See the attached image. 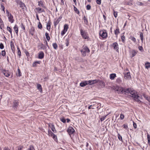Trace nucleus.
I'll use <instances>...</instances> for the list:
<instances>
[{
	"mask_svg": "<svg viewBox=\"0 0 150 150\" xmlns=\"http://www.w3.org/2000/svg\"><path fill=\"white\" fill-rule=\"evenodd\" d=\"M41 62L40 61H37L35 62H34L32 64L33 67H36L37 66V64H40Z\"/></svg>",
	"mask_w": 150,
	"mask_h": 150,
	"instance_id": "22",
	"label": "nucleus"
},
{
	"mask_svg": "<svg viewBox=\"0 0 150 150\" xmlns=\"http://www.w3.org/2000/svg\"><path fill=\"white\" fill-rule=\"evenodd\" d=\"M6 54V52L5 50H3L1 51V55L3 56H5Z\"/></svg>",
	"mask_w": 150,
	"mask_h": 150,
	"instance_id": "60",
	"label": "nucleus"
},
{
	"mask_svg": "<svg viewBox=\"0 0 150 150\" xmlns=\"http://www.w3.org/2000/svg\"><path fill=\"white\" fill-rule=\"evenodd\" d=\"M27 150H35V149L33 146L30 145L29 146V148Z\"/></svg>",
	"mask_w": 150,
	"mask_h": 150,
	"instance_id": "49",
	"label": "nucleus"
},
{
	"mask_svg": "<svg viewBox=\"0 0 150 150\" xmlns=\"http://www.w3.org/2000/svg\"><path fill=\"white\" fill-rule=\"evenodd\" d=\"M125 92L126 94L129 93L132 95V97L133 98L134 100L135 101L138 102L139 103H142V101L139 100L141 98L137 94V92L133 89L129 88L126 89Z\"/></svg>",
	"mask_w": 150,
	"mask_h": 150,
	"instance_id": "1",
	"label": "nucleus"
},
{
	"mask_svg": "<svg viewBox=\"0 0 150 150\" xmlns=\"http://www.w3.org/2000/svg\"><path fill=\"white\" fill-rule=\"evenodd\" d=\"M145 68L148 69L150 67V63L147 62L145 64Z\"/></svg>",
	"mask_w": 150,
	"mask_h": 150,
	"instance_id": "25",
	"label": "nucleus"
},
{
	"mask_svg": "<svg viewBox=\"0 0 150 150\" xmlns=\"http://www.w3.org/2000/svg\"><path fill=\"white\" fill-rule=\"evenodd\" d=\"M82 48L85 51V52H86L87 53H88L90 52L89 49L86 46H85L84 45L83 46Z\"/></svg>",
	"mask_w": 150,
	"mask_h": 150,
	"instance_id": "16",
	"label": "nucleus"
},
{
	"mask_svg": "<svg viewBox=\"0 0 150 150\" xmlns=\"http://www.w3.org/2000/svg\"><path fill=\"white\" fill-rule=\"evenodd\" d=\"M99 35L103 38L107 37L108 34L107 31L105 30H103L100 31L99 33Z\"/></svg>",
	"mask_w": 150,
	"mask_h": 150,
	"instance_id": "4",
	"label": "nucleus"
},
{
	"mask_svg": "<svg viewBox=\"0 0 150 150\" xmlns=\"http://www.w3.org/2000/svg\"><path fill=\"white\" fill-rule=\"evenodd\" d=\"M69 38H67L65 40V43L67 46L69 45Z\"/></svg>",
	"mask_w": 150,
	"mask_h": 150,
	"instance_id": "43",
	"label": "nucleus"
},
{
	"mask_svg": "<svg viewBox=\"0 0 150 150\" xmlns=\"http://www.w3.org/2000/svg\"><path fill=\"white\" fill-rule=\"evenodd\" d=\"M8 21L10 22L11 23H13L14 21V20L13 19V16L11 15L10 16L8 17Z\"/></svg>",
	"mask_w": 150,
	"mask_h": 150,
	"instance_id": "21",
	"label": "nucleus"
},
{
	"mask_svg": "<svg viewBox=\"0 0 150 150\" xmlns=\"http://www.w3.org/2000/svg\"><path fill=\"white\" fill-rule=\"evenodd\" d=\"M118 137L119 140L122 142H123L122 138V136L119 134L118 133Z\"/></svg>",
	"mask_w": 150,
	"mask_h": 150,
	"instance_id": "38",
	"label": "nucleus"
},
{
	"mask_svg": "<svg viewBox=\"0 0 150 150\" xmlns=\"http://www.w3.org/2000/svg\"><path fill=\"white\" fill-rule=\"evenodd\" d=\"M67 31L65 30L64 29H63V30L62 32H61V35L62 36H63L65 33Z\"/></svg>",
	"mask_w": 150,
	"mask_h": 150,
	"instance_id": "56",
	"label": "nucleus"
},
{
	"mask_svg": "<svg viewBox=\"0 0 150 150\" xmlns=\"http://www.w3.org/2000/svg\"><path fill=\"white\" fill-rule=\"evenodd\" d=\"M1 8H2V11H4V13H5V7H4V6L2 4H1Z\"/></svg>",
	"mask_w": 150,
	"mask_h": 150,
	"instance_id": "62",
	"label": "nucleus"
},
{
	"mask_svg": "<svg viewBox=\"0 0 150 150\" xmlns=\"http://www.w3.org/2000/svg\"><path fill=\"white\" fill-rule=\"evenodd\" d=\"M45 35L47 40L49 41L50 39V37L49 35V33L46 32L45 33Z\"/></svg>",
	"mask_w": 150,
	"mask_h": 150,
	"instance_id": "32",
	"label": "nucleus"
},
{
	"mask_svg": "<svg viewBox=\"0 0 150 150\" xmlns=\"http://www.w3.org/2000/svg\"><path fill=\"white\" fill-rule=\"evenodd\" d=\"M17 49L18 50V55L19 56V57H20L21 55V52L20 49L18 46L17 47Z\"/></svg>",
	"mask_w": 150,
	"mask_h": 150,
	"instance_id": "35",
	"label": "nucleus"
},
{
	"mask_svg": "<svg viewBox=\"0 0 150 150\" xmlns=\"http://www.w3.org/2000/svg\"><path fill=\"white\" fill-rule=\"evenodd\" d=\"M74 6V10L75 11L76 13L77 14H79V12L78 10L77 9V8L75 7V6Z\"/></svg>",
	"mask_w": 150,
	"mask_h": 150,
	"instance_id": "39",
	"label": "nucleus"
},
{
	"mask_svg": "<svg viewBox=\"0 0 150 150\" xmlns=\"http://www.w3.org/2000/svg\"><path fill=\"white\" fill-rule=\"evenodd\" d=\"M51 28V25L50 23V21H49L47 24V29L49 30L50 31Z\"/></svg>",
	"mask_w": 150,
	"mask_h": 150,
	"instance_id": "26",
	"label": "nucleus"
},
{
	"mask_svg": "<svg viewBox=\"0 0 150 150\" xmlns=\"http://www.w3.org/2000/svg\"><path fill=\"white\" fill-rule=\"evenodd\" d=\"M61 121L64 123H65L66 122V120L65 119L64 117H62L60 119Z\"/></svg>",
	"mask_w": 150,
	"mask_h": 150,
	"instance_id": "55",
	"label": "nucleus"
},
{
	"mask_svg": "<svg viewBox=\"0 0 150 150\" xmlns=\"http://www.w3.org/2000/svg\"><path fill=\"white\" fill-rule=\"evenodd\" d=\"M10 45L12 52H14L15 50V46L14 45L13 43V42H11Z\"/></svg>",
	"mask_w": 150,
	"mask_h": 150,
	"instance_id": "20",
	"label": "nucleus"
},
{
	"mask_svg": "<svg viewBox=\"0 0 150 150\" xmlns=\"http://www.w3.org/2000/svg\"><path fill=\"white\" fill-rule=\"evenodd\" d=\"M147 138L148 139V143L150 146V136L147 133Z\"/></svg>",
	"mask_w": 150,
	"mask_h": 150,
	"instance_id": "46",
	"label": "nucleus"
},
{
	"mask_svg": "<svg viewBox=\"0 0 150 150\" xmlns=\"http://www.w3.org/2000/svg\"><path fill=\"white\" fill-rule=\"evenodd\" d=\"M3 73L6 77H8L10 75V73L8 71L4 70L2 71Z\"/></svg>",
	"mask_w": 150,
	"mask_h": 150,
	"instance_id": "10",
	"label": "nucleus"
},
{
	"mask_svg": "<svg viewBox=\"0 0 150 150\" xmlns=\"http://www.w3.org/2000/svg\"><path fill=\"white\" fill-rule=\"evenodd\" d=\"M86 82L87 83V85H92V80H90L88 81H86Z\"/></svg>",
	"mask_w": 150,
	"mask_h": 150,
	"instance_id": "45",
	"label": "nucleus"
},
{
	"mask_svg": "<svg viewBox=\"0 0 150 150\" xmlns=\"http://www.w3.org/2000/svg\"><path fill=\"white\" fill-rule=\"evenodd\" d=\"M37 88L38 89L39 91L40 92H41V93L42 92V86L39 83H38L37 84Z\"/></svg>",
	"mask_w": 150,
	"mask_h": 150,
	"instance_id": "18",
	"label": "nucleus"
},
{
	"mask_svg": "<svg viewBox=\"0 0 150 150\" xmlns=\"http://www.w3.org/2000/svg\"><path fill=\"white\" fill-rule=\"evenodd\" d=\"M79 29L80 31V34L82 38L84 39H88L89 37L87 33L85 32V31L83 30L81 27V25H80Z\"/></svg>",
	"mask_w": 150,
	"mask_h": 150,
	"instance_id": "2",
	"label": "nucleus"
},
{
	"mask_svg": "<svg viewBox=\"0 0 150 150\" xmlns=\"http://www.w3.org/2000/svg\"><path fill=\"white\" fill-rule=\"evenodd\" d=\"M49 127L51 129L54 133H56L57 131L55 128L54 125L52 123H50L48 125Z\"/></svg>",
	"mask_w": 150,
	"mask_h": 150,
	"instance_id": "9",
	"label": "nucleus"
},
{
	"mask_svg": "<svg viewBox=\"0 0 150 150\" xmlns=\"http://www.w3.org/2000/svg\"><path fill=\"white\" fill-rule=\"evenodd\" d=\"M53 139L56 142H57L58 139L57 136L54 134L52 137Z\"/></svg>",
	"mask_w": 150,
	"mask_h": 150,
	"instance_id": "29",
	"label": "nucleus"
},
{
	"mask_svg": "<svg viewBox=\"0 0 150 150\" xmlns=\"http://www.w3.org/2000/svg\"><path fill=\"white\" fill-rule=\"evenodd\" d=\"M15 32H18V28L16 24L13 28Z\"/></svg>",
	"mask_w": 150,
	"mask_h": 150,
	"instance_id": "42",
	"label": "nucleus"
},
{
	"mask_svg": "<svg viewBox=\"0 0 150 150\" xmlns=\"http://www.w3.org/2000/svg\"><path fill=\"white\" fill-rule=\"evenodd\" d=\"M19 104V102L18 101L15 100L13 102V107L14 109H16Z\"/></svg>",
	"mask_w": 150,
	"mask_h": 150,
	"instance_id": "13",
	"label": "nucleus"
},
{
	"mask_svg": "<svg viewBox=\"0 0 150 150\" xmlns=\"http://www.w3.org/2000/svg\"><path fill=\"white\" fill-rule=\"evenodd\" d=\"M44 56V54L43 52L40 51L38 54V58L39 59H42Z\"/></svg>",
	"mask_w": 150,
	"mask_h": 150,
	"instance_id": "15",
	"label": "nucleus"
},
{
	"mask_svg": "<svg viewBox=\"0 0 150 150\" xmlns=\"http://www.w3.org/2000/svg\"><path fill=\"white\" fill-rule=\"evenodd\" d=\"M40 45L39 46L40 47V48L41 49L45 50V52H47V47L42 43H41Z\"/></svg>",
	"mask_w": 150,
	"mask_h": 150,
	"instance_id": "11",
	"label": "nucleus"
},
{
	"mask_svg": "<svg viewBox=\"0 0 150 150\" xmlns=\"http://www.w3.org/2000/svg\"><path fill=\"white\" fill-rule=\"evenodd\" d=\"M18 73H16L17 76L19 77L21 76V72L19 68L18 69Z\"/></svg>",
	"mask_w": 150,
	"mask_h": 150,
	"instance_id": "44",
	"label": "nucleus"
},
{
	"mask_svg": "<svg viewBox=\"0 0 150 150\" xmlns=\"http://www.w3.org/2000/svg\"><path fill=\"white\" fill-rule=\"evenodd\" d=\"M34 28L33 27H31L29 31L30 34H31L32 36H33L34 34Z\"/></svg>",
	"mask_w": 150,
	"mask_h": 150,
	"instance_id": "17",
	"label": "nucleus"
},
{
	"mask_svg": "<svg viewBox=\"0 0 150 150\" xmlns=\"http://www.w3.org/2000/svg\"><path fill=\"white\" fill-rule=\"evenodd\" d=\"M6 13L7 14V15L8 17L10 16H11V15H12L11 14L9 13V12L8 11V10H6Z\"/></svg>",
	"mask_w": 150,
	"mask_h": 150,
	"instance_id": "61",
	"label": "nucleus"
},
{
	"mask_svg": "<svg viewBox=\"0 0 150 150\" xmlns=\"http://www.w3.org/2000/svg\"><path fill=\"white\" fill-rule=\"evenodd\" d=\"M116 77V74L115 73H112L110 74V78L111 80H113Z\"/></svg>",
	"mask_w": 150,
	"mask_h": 150,
	"instance_id": "19",
	"label": "nucleus"
},
{
	"mask_svg": "<svg viewBox=\"0 0 150 150\" xmlns=\"http://www.w3.org/2000/svg\"><path fill=\"white\" fill-rule=\"evenodd\" d=\"M93 84L98 83L99 80L95 79L94 80H92Z\"/></svg>",
	"mask_w": 150,
	"mask_h": 150,
	"instance_id": "50",
	"label": "nucleus"
},
{
	"mask_svg": "<svg viewBox=\"0 0 150 150\" xmlns=\"http://www.w3.org/2000/svg\"><path fill=\"white\" fill-rule=\"evenodd\" d=\"M87 85V83L86 82V81L81 82L80 84V86L82 87H84Z\"/></svg>",
	"mask_w": 150,
	"mask_h": 150,
	"instance_id": "24",
	"label": "nucleus"
},
{
	"mask_svg": "<svg viewBox=\"0 0 150 150\" xmlns=\"http://www.w3.org/2000/svg\"><path fill=\"white\" fill-rule=\"evenodd\" d=\"M52 46L55 50H57V45L56 43H53L52 44Z\"/></svg>",
	"mask_w": 150,
	"mask_h": 150,
	"instance_id": "40",
	"label": "nucleus"
},
{
	"mask_svg": "<svg viewBox=\"0 0 150 150\" xmlns=\"http://www.w3.org/2000/svg\"><path fill=\"white\" fill-rule=\"evenodd\" d=\"M83 19L84 23L86 25H88V21L85 16H84Z\"/></svg>",
	"mask_w": 150,
	"mask_h": 150,
	"instance_id": "34",
	"label": "nucleus"
},
{
	"mask_svg": "<svg viewBox=\"0 0 150 150\" xmlns=\"http://www.w3.org/2000/svg\"><path fill=\"white\" fill-rule=\"evenodd\" d=\"M98 84L101 88H104L105 86V82L99 80Z\"/></svg>",
	"mask_w": 150,
	"mask_h": 150,
	"instance_id": "12",
	"label": "nucleus"
},
{
	"mask_svg": "<svg viewBox=\"0 0 150 150\" xmlns=\"http://www.w3.org/2000/svg\"><path fill=\"white\" fill-rule=\"evenodd\" d=\"M59 21H60L59 20H58V19H57L56 20L54 21V26L55 27H56L57 25L59 23Z\"/></svg>",
	"mask_w": 150,
	"mask_h": 150,
	"instance_id": "33",
	"label": "nucleus"
},
{
	"mask_svg": "<svg viewBox=\"0 0 150 150\" xmlns=\"http://www.w3.org/2000/svg\"><path fill=\"white\" fill-rule=\"evenodd\" d=\"M89 146V144L87 142H86V147L87 148V149L88 150V149H89L90 150H91V147L90 146L89 147L88 146Z\"/></svg>",
	"mask_w": 150,
	"mask_h": 150,
	"instance_id": "52",
	"label": "nucleus"
},
{
	"mask_svg": "<svg viewBox=\"0 0 150 150\" xmlns=\"http://www.w3.org/2000/svg\"><path fill=\"white\" fill-rule=\"evenodd\" d=\"M138 48H139V50H140V51H141V52H143V51L144 50H143V48L142 46H139L138 47Z\"/></svg>",
	"mask_w": 150,
	"mask_h": 150,
	"instance_id": "58",
	"label": "nucleus"
},
{
	"mask_svg": "<svg viewBox=\"0 0 150 150\" xmlns=\"http://www.w3.org/2000/svg\"><path fill=\"white\" fill-rule=\"evenodd\" d=\"M130 39L132 41L134 42H135L136 41V38L133 37H131Z\"/></svg>",
	"mask_w": 150,
	"mask_h": 150,
	"instance_id": "53",
	"label": "nucleus"
},
{
	"mask_svg": "<svg viewBox=\"0 0 150 150\" xmlns=\"http://www.w3.org/2000/svg\"><path fill=\"white\" fill-rule=\"evenodd\" d=\"M132 57H133L136 55L137 52L134 50H133L132 52Z\"/></svg>",
	"mask_w": 150,
	"mask_h": 150,
	"instance_id": "31",
	"label": "nucleus"
},
{
	"mask_svg": "<svg viewBox=\"0 0 150 150\" xmlns=\"http://www.w3.org/2000/svg\"><path fill=\"white\" fill-rule=\"evenodd\" d=\"M114 16L115 18H116L117 16V12H116L114 10Z\"/></svg>",
	"mask_w": 150,
	"mask_h": 150,
	"instance_id": "57",
	"label": "nucleus"
},
{
	"mask_svg": "<svg viewBox=\"0 0 150 150\" xmlns=\"http://www.w3.org/2000/svg\"><path fill=\"white\" fill-rule=\"evenodd\" d=\"M21 28H22V29H23L24 30H25V27L24 26V25L23 23H21Z\"/></svg>",
	"mask_w": 150,
	"mask_h": 150,
	"instance_id": "63",
	"label": "nucleus"
},
{
	"mask_svg": "<svg viewBox=\"0 0 150 150\" xmlns=\"http://www.w3.org/2000/svg\"><path fill=\"white\" fill-rule=\"evenodd\" d=\"M15 2L17 4L20 6V7L23 9L24 8H26V6L24 3L20 0H15Z\"/></svg>",
	"mask_w": 150,
	"mask_h": 150,
	"instance_id": "5",
	"label": "nucleus"
},
{
	"mask_svg": "<svg viewBox=\"0 0 150 150\" xmlns=\"http://www.w3.org/2000/svg\"><path fill=\"white\" fill-rule=\"evenodd\" d=\"M140 36L142 42H143L144 40V35L143 33L141 32L140 34Z\"/></svg>",
	"mask_w": 150,
	"mask_h": 150,
	"instance_id": "37",
	"label": "nucleus"
},
{
	"mask_svg": "<svg viewBox=\"0 0 150 150\" xmlns=\"http://www.w3.org/2000/svg\"><path fill=\"white\" fill-rule=\"evenodd\" d=\"M35 9L38 12V13H41V11L42 8H40V7L36 8Z\"/></svg>",
	"mask_w": 150,
	"mask_h": 150,
	"instance_id": "41",
	"label": "nucleus"
},
{
	"mask_svg": "<svg viewBox=\"0 0 150 150\" xmlns=\"http://www.w3.org/2000/svg\"><path fill=\"white\" fill-rule=\"evenodd\" d=\"M146 99L149 102H150V97L149 96H145Z\"/></svg>",
	"mask_w": 150,
	"mask_h": 150,
	"instance_id": "64",
	"label": "nucleus"
},
{
	"mask_svg": "<svg viewBox=\"0 0 150 150\" xmlns=\"http://www.w3.org/2000/svg\"><path fill=\"white\" fill-rule=\"evenodd\" d=\"M122 81V79L120 77L118 78L116 80V82L119 84L121 83Z\"/></svg>",
	"mask_w": 150,
	"mask_h": 150,
	"instance_id": "27",
	"label": "nucleus"
},
{
	"mask_svg": "<svg viewBox=\"0 0 150 150\" xmlns=\"http://www.w3.org/2000/svg\"><path fill=\"white\" fill-rule=\"evenodd\" d=\"M80 52L81 53L82 56L84 57L86 56V52L83 49L80 50Z\"/></svg>",
	"mask_w": 150,
	"mask_h": 150,
	"instance_id": "23",
	"label": "nucleus"
},
{
	"mask_svg": "<svg viewBox=\"0 0 150 150\" xmlns=\"http://www.w3.org/2000/svg\"><path fill=\"white\" fill-rule=\"evenodd\" d=\"M111 46L114 48V49L116 50L117 51H118L119 46L117 42H115L113 43Z\"/></svg>",
	"mask_w": 150,
	"mask_h": 150,
	"instance_id": "8",
	"label": "nucleus"
},
{
	"mask_svg": "<svg viewBox=\"0 0 150 150\" xmlns=\"http://www.w3.org/2000/svg\"><path fill=\"white\" fill-rule=\"evenodd\" d=\"M120 33V31H119V29L117 28L114 31V33L115 35H116L117 36Z\"/></svg>",
	"mask_w": 150,
	"mask_h": 150,
	"instance_id": "28",
	"label": "nucleus"
},
{
	"mask_svg": "<svg viewBox=\"0 0 150 150\" xmlns=\"http://www.w3.org/2000/svg\"><path fill=\"white\" fill-rule=\"evenodd\" d=\"M4 26V24L2 19L0 18V28L2 29L1 26Z\"/></svg>",
	"mask_w": 150,
	"mask_h": 150,
	"instance_id": "36",
	"label": "nucleus"
},
{
	"mask_svg": "<svg viewBox=\"0 0 150 150\" xmlns=\"http://www.w3.org/2000/svg\"><path fill=\"white\" fill-rule=\"evenodd\" d=\"M48 135L49 136L52 137L54 134L52 132L50 129L48 130Z\"/></svg>",
	"mask_w": 150,
	"mask_h": 150,
	"instance_id": "30",
	"label": "nucleus"
},
{
	"mask_svg": "<svg viewBox=\"0 0 150 150\" xmlns=\"http://www.w3.org/2000/svg\"><path fill=\"white\" fill-rule=\"evenodd\" d=\"M115 91L117 93L119 94L124 93L126 94L125 92L126 89H124L123 88L120 87H117L116 88Z\"/></svg>",
	"mask_w": 150,
	"mask_h": 150,
	"instance_id": "3",
	"label": "nucleus"
},
{
	"mask_svg": "<svg viewBox=\"0 0 150 150\" xmlns=\"http://www.w3.org/2000/svg\"><path fill=\"white\" fill-rule=\"evenodd\" d=\"M67 132L69 135H71L74 133L75 130L72 127H69L67 130Z\"/></svg>",
	"mask_w": 150,
	"mask_h": 150,
	"instance_id": "6",
	"label": "nucleus"
},
{
	"mask_svg": "<svg viewBox=\"0 0 150 150\" xmlns=\"http://www.w3.org/2000/svg\"><path fill=\"white\" fill-rule=\"evenodd\" d=\"M124 77L125 79H129L131 78L130 73L129 71L127 73H124Z\"/></svg>",
	"mask_w": 150,
	"mask_h": 150,
	"instance_id": "7",
	"label": "nucleus"
},
{
	"mask_svg": "<svg viewBox=\"0 0 150 150\" xmlns=\"http://www.w3.org/2000/svg\"><path fill=\"white\" fill-rule=\"evenodd\" d=\"M68 28V25L67 24H65L64 25V29L67 31Z\"/></svg>",
	"mask_w": 150,
	"mask_h": 150,
	"instance_id": "47",
	"label": "nucleus"
},
{
	"mask_svg": "<svg viewBox=\"0 0 150 150\" xmlns=\"http://www.w3.org/2000/svg\"><path fill=\"white\" fill-rule=\"evenodd\" d=\"M125 37L124 35H122L121 37V39L122 42L124 43L125 42Z\"/></svg>",
	"mask_w": 150,
	"mask_h": 150,
	"instance_id": "51",
	"label": "nucleus"
},
{
	"mask_svg": "<svg viewBox=\"0 0 150 150\" xmlns=\"http://www.w3.org/2000/svg\"><path fill=\"white\" fill-rule=\"evenodd\" d=\"M44 1L40 0L39 1H38V5L40 7H43V8H46L45 6V5L44 4Z\"/></svg>",
	"mask_w": 150,
	"mask_h": 150,
	"instance_id": "14",
	"label": "nucleus"
},
{
	"mask_svg": "<svg viewBox=\"0 0 150 150\" xmlns=\"http://www.w3.org/2000/svg\"><path fill=\"white\" fill-rule=\"evenodd\" d=\"M38 27L40 29H41L42 28V25L40 22H39L38 23Z\"/></svg>",
	"mask_w": 150,
	"mask_h": 150,
	"instance_id": "54",
	"label": "nucleus"
},
{
	"mask_svg": "<svg viewBox=\"0 0 150 150\" xmlns=\"http://www.w3.org/2000/svg\"><path fill=\"white\" fill-rule=\"evenodd\" d=\"M4 46L3 43H0V49H3L4 48Z\"/></svg>",
	"mask_w": 150,
	"mask_h": 150,
	"instance_id": "59",
	"label": "nucleus"
},
{
	"mask_svg": "<svg viewBox=\"0 0 150 150\" xmlns=\"http://www.w3.org/2000/svg\"><path fill=\"white\" fill-rule=\"evenodd\" d=\"M7 30L10 32L11 35L12 30H11V28L10 27H9V26L7 27Z\"/></svg>",
	"mask_w": 150,
	"mask_h": 150,
	"instance_id": "48",
	"label": "nucleus"
}]
</instances>
